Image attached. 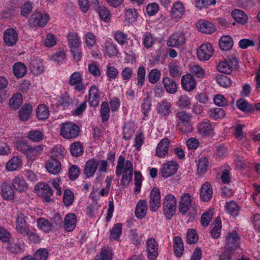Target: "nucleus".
<instances>
[{"mask_svg": "<svg viewBox=\"0 0 260 260\" xmlns=\"http://www.w3.org/2000/svg\"><path fill=\"white\" fill-rule=\"evenodd\" d=\"M196 26L199 31L206 34H212L216 30V27L213 23L204 20L199 21L196 24Z\"/></svg>", "mask_w": 260, "mask_h": 260, "instance_id": "aec40b11", "label": "nucleus"}, {"mask_svg": "<svg viewBox=\"0 0 260 260\" xmlns=\"http://www.w3.org/2000/svg\"><path fill=\"white\" fill-rule=\"evenodd\" d=\"M69 47L71 48L80 47L81 41L78 35L75 32H71L67 35Z\"/></svg>", "mask_w": 260, "mask_h": 260, "instance_id": "c9c22d12", "label": "nucleus"}, {"mask_svg": "<svg viewBox=\"0 0 260 260\" xmlns=\"http://www.w3.org/2000/svg\"><path fill=\"white\" fill-rule=\"evenodd\" d=\"M185 34L182 32H176L172 34L167 41V45L170 47H178L186 42Z\"/></svg>", "mask_w": 260, "mask_h": 260, "instance_id": "ddd939ff", "label": "nucleus"}, {"mask_svg": "<svg viewBox=\"0 0 260 260\" xmlns=\"http://www.w3.org/2000/svg\"><path fill=\"white\" fill-rule=\"evenodd\" d=\"M173 248L175 255L177 257H180L184 251V246L182 239L176 236L173 240Z\"/></svg>", "mask_w": 260, "mask_h": 260, "instance_id": "f704fd0d", "label": "nucleus"}, {"mask_svg": "<svg viewBox=\"0 0 260 260\" xmlns=\"http://www.w3.org/2000/svg\"><path fill=\"white\" fill-rule=\"evenodd\" d=\"M77 224V217L74 213L67 214L63 220V228L67 232H72L76 228Z\"/></svg>", "mask_w": 260, "mask_h": 260, "instance_id": "6ab92c4d", "label": "nucleus"}, {"mask_svg": "<svg viewBox=\"0 0 260 260\" xmlns=\"http://www.w3.org/2000/svg\"><path fill=\"white\" fill-rule=\"evenodd\" d=\"M79 134V127L72 122H67L62 124L60 128V134L64 138L73 139L78 136Z\"/></svg>", "mask_w": 260, "mask_h": 260, "instance_id": "39448f33", "label": "nucleus"}, {"mask_svg": "<svg viewBox=\"0 0 260 260\" xmlns=\"http://www.w3.org/2000/svg\"><path fill=\"white\" fill-rule=\"evenodd\" d=\"M43 43L45 47L51 48L56 45V39L53 35L48 34L43 40Z\"/></svg>", "mask_w": 260, "mask_h": 260, "instance_id": "6e6d98bb", "label": "nucleus"}, {"mask_svg": "<svg viewBox=\"0 0 260 260\" xmlns=\"http://www.w3.org/2000/svg\"><path fill=\"white\" fill-rule=\"evenodd\" d=\"M22 103V95L20 93L14 94L9 100V106L12 110H17Z\"/></svg>", "mask_w": 260, "mask_h": 260, "instance_id": "4c0bfd02", "label": "nucleus"}, {"mask_svg": "<svg viewBox=\"0 0 260 260\" xmlns=\"http://www.w3.org/2000/svg\"><path fill=\"white\" fill-rule=\"evenodd\" d=\"M22 164L21 159L18 156H14L7 162L6 168L9 171H13L20 167Z\"/></svg>", "mask_w": 260, "mask_h": 260, "instance_id": "a19ab883", "label": "nucleus"}, {"mask_svg": "<svg viewBox=\"0 0 260 260\" xmlns=\"http://www.w3.org/2000/svg\"><path fill=\"white\" fill-rule=\"evenodd\" d=\"M12 185L14 188L19 192L25 191L28 188L26 182L22 177H16L12 181Z\"/></svg>", "mask_w": 260, "mask_h": 260, "instance_id": "7c9ffc66", "label": "nucleus"}, {"mask_svg": "<svg viewBox=\"0 0 260 260\" xmlns=\"http://www.w3.org/2000/svg\"><path fill=\"white\" fill-rule=\"evenodd\" d=\"M109 111L110 109L108 103L106 102H102L101 106L100 114L103 122H106L109 119Z\"/></svg>", "mask_w": 260, "mask_h": 260, "instance_id": "8fccbe9b", "label": "nucleus"}, {"mask_svg": "<svg viewBox=\"0 0 260 260\" xmlns=\"http://www.w3.org/2000/svg\"><path fill=\"white\" fill-rule=\"evenodd\" d=\"M192 115L185 111H180L176 114L177 124L180 127L181 130L184 133H190L192 130L191 123Z\"/></svg>", "mask_w": 260, "mask_h": 260, "instance_id": "20e7f679", "label": "nucleus"}, {"mask_svg": "<svg viewBox=\"0 0 260 260\" xmlns=\"http://www.w3.org/2000/svg\"><path fill=\"white\" fill-rule=\"evenodd\" d=\"M30 69L34 75L36 76L40 75L44 69L42 60L40 58L31 60L30 63Z\"/></svg>", "mask_w": 260, "mask_h": 260, "instance_id": "5701e85b", "label": "nucleus"}, {"mask_svg": "<svg viewBox=\"0 0 260 260\" xmlns=\"http://www.w3.org/2000/svg\"><path fill=\"white\" fill-rule=\"evenodd\" d=\"M43 135L41 131H31L28 133L27 137L34 142H40L43 139Z\"/></svg>", "mask_w": 260, "mask_h": 260, "instance_id": "680f3d73", "label": "nucleus"}, {"mask_svg": "<svg viewBox=\"0 0 260 260\" xmlns=\"http://www.w3.org/2000/svg\"><path fill=\"white\" fill-rule=\"evenodd\" d=\"M214 53V48L210 43H205L201 45L197 50V56L202 61L209 60Z\"/></svg>", "mask_w": 260, "mask_h": 260, "instance_id": "0eeeda50", "label": "nucleus"}, {"mask_svg": "<svg viewBox=\"0 0 260 260\" xmlns=\"http://www.w3.org/2000/svg\"><path fill=\"white\" fill-rule=\"evenodd\" d=\"M198 237L197 235L196 230L190 229H188L186 234V241L187 243L192 244L198 241Z\"/></svg>", "mask_w": 260, "mask_h": 260, "instance_id": "052dcab7", "label": "nucleus"}, {"mask_svg": "<svg viewBox=\"0 0 260 260\" xmlns=\"http://www.w3.org/2000/svg\"><path fill=\"white\" fill-rule=\"evenodd\" d=\"M86 44L89 47H92L96 42L95 36L91 32H87L84 36Z\"/></svg>", "mask_w": 260, "mask_h": 260, "instance_id": "e2e57ef3", "label": "nucleus"}, {"mask_svg": "<svg viewBox=\"0 0 260 260\" xmlns=\"http://www.w3.org/2000/svg\"><path fill=\"white\" fill-rule=\"evenodd\" d=\"M118 53V51L116 45L113 42L111 39H107L105 42V55L111 57L117 55Z\"/></svg>", "mask_w": 260, "mask_h": 260, "instance_id": "b1692460", "label": "nucleus"}, {"mask_svg": "<svg viewBox=\"0 0 260 260\" xmlns=\"http://www.w3.org/2000/svg\"><path fill=\"white\" fill-rule=\"evenodd\" d=\"M221 222L219 217L216 218L215 222L210 233L214 239H217L220 235L221 230Z\"/></svg>", "mask_w": 260, "mask_h": 260, "instance_id": "de8ad7c7", "label": "nucleus"}, {"mask_svg": "<svg viewBox=\"0 0 260 260\" xmlns=\"http://www.w3.org/2000/svg\"><path fill=\"white\" fill-rule=\"evenodd\" d=\"M32 107L29 104H25L19 111V117L21 121L27 120L32 113Z\"/></svg>", "mask_w": 260, "mask_h": 260, "instance_id": "473e14b6", "label": "nucleus"}, {"mask_svg": "<svg viewBox=\"0 0 260 260\" xmlns=\"http://www.w3.org/2000/svg\"><path fill=\"white\" fill-rule=\"evenodd\" d=\"M233 44L232 38L228 35L222 36L219 41V47L223 51L229 50L232 47Z\"/></svg>", "mask_w": 260, "mask_h": 260, "instance_id": "79ce46f5", "label": "nucleus"}, {"mask_svg": "<svg viewBox=\"0 0 260 260\" xmlns=\"http://www.w3.org/2000/svg\"><path fill=\"white\" fill-rule=\"evenodd\" d=\"M36 115L40 120L47 119L49 115V111L48 107L44 104L39 105L36 110Z\"/></svg>", "mask_w": 260, "mask_h": 260, "instance_id": "37998d69", "label": "nucleus"}, {"mask_svg": "<svg viewBox=\"0 0 260 260\" xmlns=\"http://www.w3.org/2000/svg\"><path fill=\"white\" fill-rule=\"evenodd\" d=\"M191 196L189 193H183L179 202V211L182 215H185L192 206Z\"/></svg>", "mask_w": 260, "mask_h": 260, "instance_id": "9b49d317", "label": "nucleus"}, {"mask_svg": "<svg viewBox=\"0 0 260 260\" xmlns=\"http://www.w3.org/2000/svg\"><path fill=\"white\" fill-rule=\"evenodd\" d=\"M48 250L44 248L38 249L34 254L36 260H46L48 258Z\"/></svg>", "mask_w": 260, "mask_h": 260, "instance_id": "774afa93", "label": "nucleus"}, {"mask_svg": "<svg viewBox=\"0 0 260 260\" xmlns=\"http://www.w3.org/2000/svg\"><path fill=\"white\" fill-rule=\"evenodd\" d=\"M216 0H196L195 5L199 9L207 8L209 6L215 5Z\"/></svg>", "mask_w": 260, "mask_h": 260, "instance_id": "4d7b16f0", "label": "nucleus"}, {"mask_svg": "<svg viewBox=\"0 0 260 260\" xmlns=\"http://www.w3.org/2000/svg\"><path fill=\"white\" fill-rule=\"evenodd\" d=\"M162 205L166 218L168 219H172L176 209L177 201L175 197L171 193L166 195L164 198Z\"/></svg>", "mask_w": 260, "mask_h": 260, "instance_id": "7ed1b4c3", "label": "nucleus"}, {"mask_svg": "<svg viewBox=\"0 0 260 260\" xmlns=\"http://www.w3.org/2000/svg\"><path fill=\"white\" fill-rule=\"evenodd\" d=\"M1 194L4 198L7 200H11L14 198V190L11 185L3 182L1 185Z\"/></svg>", "mask_w": 260, "mask_h": 260, "instance_id": "2f4dec72", "label": "nucleus"}, {"mask_svg": "<svg viewBox=\"0 0 260 260\" xmlns=\"http://www.w3.org/2000/svg\"><path fill=\"white\" fill-rule=\"evenodd\" d=\"M148 209L147 203L146 200H140L137 203L135 209V215L139 219L145 217Z\"/></svg>", "mask_w": 260, "mask_h": 260, "instance_id": "393cba45", "label": "nucleus"}, {"mask_svg": "<svg viewBox=\"0 0 260 260\" xmlns=\"http://www.w3.org/2000/svg\"><path fill=\"white\" fill-rule=\"evenodd\" d=\"M209 162L206 157H202L199 160L198 165V171L199 173H205L207 171Z\"/></svg>", "mask_w": 260, "mask_h": 260, "instance_id": "338daca9", "label": "nucleus"}, {"mask_svg": "<svg viewBox=\"0 0 260 260\" xmlns=\"http://www.w3.org/2000/svg\"><path fill=\"white\" fill-rule=\"evenodd\" d=\"M37 226L40 230L46 233L52 231L53 226L51 222L44 218H39L37 219Z\"/></svg>", "mask_w": 260, "mask_h": 260, "instance_id": "58836bf2", "label": "nucleus"}, {"mask_svg": "<svg viewBox=\"0 0 260 260\" xmlns=\"http://www.w3.org/2000/svg\"><path fill=\"white\" fill-rule=\"evenodd\" d=\"M170 145V140L165 138L160 140L156 149V155L159 157H163L167 155Z\"/></svg>", "mask_w": 260, "mask_h": 260, "instance_id": "dca6fc26", "label": "nucleus"}, {"mask_svg": "<svg viewBox=\"0 0 260 260\" xmlns=\"http://www.w3.org/2000/svg\"><path fill=\"white\" fill-rule=\"evenodd\" d=\"M122 233V224L118 223L115 224L110 231V239L117 240L119 238Z\"/></svg>", "mask_w": 260, "mask_h": 260, "instance_id": "864d4df0", "label": "nucleus"}, {"mask_svg": "<svg viewBox=\"0 0 260 260\" xmlns=\"http://www.w3.org/2000/svg\"><path fill=\"white\" fill-rule=\"evenodd\" d=\"M149 207L152 212H156L160 207V192L157 187H153L151 190Z\"/></svg>", "mask_w": 260, "mask_h": 260, "instance_id": "9d476101", "label": "nucleus"}, {"mask_svg": "<svg viewBox=\"0 0 260 260\" xmlns=\"http://www.w3.org/2000/svg\"><path fill=\"white\" fill-rule=\"evenodd\" d=\"M17 150L24 154L28 159H35L36 157L41 154L43 150L42 145L31 146L28 144L26 141L17 142L16 144Z\"/></svg>", "mask_w": 260, "mask_h": 260, "instance_id": "f03ea898", "label": "nucleus"}, {"mask_svg": "<svg viewBox=\"0 0 260 260\" xmlns=\"http://www.w3.org/2000/svg\"><path fill=\"white\" fill-rule=\"evenodd\" d=\"M74 196L73 192L69 189L64 190L63 193V202L67 207L70 206L73 202Z\"/></svg>", "mask_w": 260, "mask_h": 260, "instance_id": "5fc2aeb1", "label": "nucleus"}, {"mask_svg": "<svg viewBox=\"0 0 260 260\" xmlns=\"http://www.w3.org/2000/svg\"><path fill=\"white\" fill-rule=\"evenodd\" d=\"M35 190L37 191L38 194L42 196L46 202H49L51 201L53 191L47 184L40 182L35 186Z\"/></svg>", "mask_w": 260, "mask_h": 260, "instance_id": "f8f14e48", "label": "nucleus"}, {"mask_svg": "<svg viewBox=\"0 0 260 260\" xmlns=\"http://www.w3.org/2000/svg\"><path fill=\"white\" fill-rule=\"evenodd\" d=\"M60 103L63 107H69L73 105V101L69 95L65 92L61 95Z\"/></svg>", "mask_w": 260, "mask_h": 260, "instance_id": "69168bd1", "label": "nucleus"}, {"mask_svg": "<svg viewBox=\"0 0 260 260\" xmlns=\"http://www.w3.org/2000/svg\"><path fill=\"white\" fill-rule=\"evenodd\" d=\"M135 131V125L133 122H127L125 124L123 129V138L126 140H129Z\"/></svg>", "mask_w": 260, "mask_h": 260, "instance_id": "ea45409f", "label": "nucleus"}, {"mask_svg": "<svg viewBox=\"0 0 260 260\" xmlns=\"http://www.w3.org/2000/svg\"><path fill=\"white\" fill-rule=\"evenodd\" d=\"M16 230L18 233L22 235L29 230L26 225L25 216L22 213L18 214L16 218Z\"/></svg>", "mask_w": 260, "mask_h": 260, "instance_id": "4be33fe9", "label": "nucleus"}, {"mask_svg": "<svg viewBox=\"0 0 260 260\" xmlns=\"http://www.w3.org/2000/svg\"><path fill=\"white\" fill-rule=\"evenodd\" d=\"M13 71L14 75L17 78H20L23 77L26 74L27 68L23 63L18 62L14 64Z\"/></svg>", "mask_w": 260, "mask_h": 260, "instance_id": "72a5a7b5", "label": "nucleus"}, {"mask_svg": "<svg viewBox=\"0 0 260 260\" xmlns=\"http://www.w3.org/2000/svg\"><path fill=\"white\" fill-rule=\"evenodd\" d=\"M125 20L129 23H135L138 17V14L137 10L135 9H128L126 10L124 13Z\"/></svg>", "mask_w": 260, "mask_h": 260, "instance_id": "c03bdc74", "label": "nucleus"}, {"mask_svg": "<svg viewBox=\"0 0 260 260\" xmlns=\"http://www.w3.org/2000/svg\"><path fill=\"white\" fill-rule=\"evenodd\" d=\"M96 160L92 158L88 160L85 166L84 169V174L87 178L92 177L96 171Z\"/></svg>", "mask_w": 260, "mask_h": 260, "instance_id": "cd10ccee", "label": "nucleus"}, {"mask_svg": "<svg viewBox=\"0 0 260 260\" xmlns=\"http://www.w3.org/2000/svg\"><path fill=\"white\" fill-rule=\"evenodd\" d=\"M96 10L100 18L105 22H108L111 18V14L110 11L105 6H100Z\"/></svg>", "mask_w": 260, "mask_h": 260, "instance_id": "49530a36", "label": "nucleus"}, {"mask_svg": "<svg viewBox=\"0 0 260 260\" xmlns=\"http://www.w3.org/2000/svg\"><path fill=\"white\" fill-rule=\"evenodd\" d=\"M211 124L207 121L202 122L198 125V132L202 136H210L212 134Z\"/></svg>", "mask_w": 260, "mask_h": 260, "instance_id": "c756f323", "label": "nucleus"}, {"mask_svg": "<svg viewBox=\"0 0 260 260\" xmlns=\"http://www.w3.org/2000/svg\"><path fill=\"white\" fill-rule=\"evenodd\" d=\"M233 19L238 23L244 24L247 23L248 17L246 14L242 11L235 9L232 12Z\"/></svg>", "mask_w": 260, "mask_h": 260, "instance_id": "e433bc0d", "label": "nucleus"}, {"mask_svg": "<svg viewBox=\"0 0 260 260\" xmlns=\"http://www.w3.org/2000/svg\"><path fill=\"white\" fill-rule=\"evenodd\" d=\"M46 168L50 173L56 174L60 170L61 164L59 160L55 158H50L46 162Z\"/></svg>", "mask_w": 260, "mask_h": 260, "instance_id": "bb28decb", "label": "nucleus"}, {"mask_svg": "<svg viewBox=\"0 0 260 260\" xmlns=\"http://www.w3.org/2000/svg\"><path fill=\"white\" fill-rule=\"evenodd\" d=\"M4 41L8 46H13L18 40L17 31L13 28L6 29L4 33Z\"/></svg>", "mask_w": 260, "mask_h": 260, "instance_id": "4468645a", "label": "nucleus"}, {"mask_svg": "<svg viewBox=\"0 0 260 260\" xmlns=\"http://www.w3.org/2000/svg\"><path fill=\"white\" fill-rule=\"evenodd\" d=\"M146 250L149 260H155L158 256V244L154 238H148L146 241Z\"/></svg>", "mask_w": 260, "mask_h": 260, "instance_id": "1a4fd4ad", "label": "nucleus"}, {"mask_svg": "<svg viewBox=\"0 0 260 260\" xmlns=\"http://www.w3.org/2000/svg\"><path fill=\"white\" fill-rule=\"evenodd\" d=\"M213 196V190L211 184L208 182L204 183L200 190V197L204 202H209Z\"/></svg>", "mask_w": 260, "mask_h": 260, "instance_id": "412c9836", "label": "nucleus"}, {"mask_svg": "<svg viewBox=\"0 0 260 260\" xmlns=\"http://www.w3.org/2000/svg\"><path fill=\"white\" fill-rule=\"evenodd\" d=\"M225 209L231 215L236 216L238 214L239 207L234 201H231L226 204Z\"/></svg>", "mask_w": 260, "mask_h": 260, "instance_id": "3c124183", "label": "nucleus"}, {"mask_svg": "<svg viewBox=\"0 0 260 260\" xmlns=\"http://www.w3.org/2000/svg\"><path fill=\"white\" fill-rule=\"evenodd\" d=\"M237 59L231 56L224 61H220L218 64L217 69L220 73L229 74L237 67Z\"/></svg>", "mask_w": 260, "mask_h": 260, "instance_id": "6e6552de", "label": "nucleus"}, {"mask_svg": "<svg viewBox=\"0 0 260 260\" xmlns=\"http://www.w3.org/2000/svg\"><path fill=\"white\" fill-rule=\"evenodd\" d=\"M178 170V164L176 162L171 161L164 165L160 170V173L164 178H168L174 175Z\"/></svg>", "mask_w": 260, "mask_h": 260, "instance_id": "a211bd4d", "label": "nucleus"}, {"mask_svg": "<svg viewBox=\"0 0 260 260\" xmlns=\"http://www.w3.org/2000/svg\"><path fill=\"white\" fill-rule=\"evenodd\" d=\"M133 168L131 160H125V157L120 155L118 159L116 167L115 174L117 177H120L122 174L121 184L124 187H127L133 178Z\"/></svg>", "mask_w": 260, "mask_h": 260, "instance_id": "f257e3e1", "label": "nucleus"}, {"mask_svg": "<svg viewBox=\"0 0 260 260\" xmlns=\"http://www.w3.org/2000/svg\"><path fill=\"white\" fill-rule=\"evenodd\" d=\"M71 154L74 156H81L83 152L82 145L79 142H76L71 144L70 147Z\"/></svg>", "mask_w": 260, "mask_h": 260, "instance_id": "09e8293b", "label": "nucleus"}, {"mask_svg": "<svg viewBox=\"0 0 260 260\" xmlns=\"http://www.w3.org/2000/svg\"><path fill=\"white\" fill-rule=\"evenodd\" d=\"M237 107L243 112L252 113L254 112V106L249 104L247 101L241 99L237 101Z\"/></svg>", "mask_w": 260, "mask_h": 260, "instance_id": "a18cd8bd", "label": "nucleus"}, {"mask_svg": "<svg viewBox=\"0 0 260 260\" xmlns=\"http://www.w3.org/2000/svg\"><path fill=\"white\" fill-rule=\"evenodd\" d=\"M240 236L235 232L229 233L226 238L225 248L234 251L239 245Z\"/></svg>", "mask_w": 260, "mask_h": 260, "instance_id": "2eb2a0df", "label": "nucleus"}, {"mask_svg": "<svg viewBox=\"0 0 260 260\" xmlns=\"http://www.w3.org/2000/svg\"><path fill=\"white\" fill-rule=\"evenodd\" d=\"M185 13V8L180 2L175 3L171 11L172 20L178 21Z\"/></svg>", "mask_w": 260, "mask_h": 260, "instance_id": "f3484780", "label": "nucleus"}, {"mask_svg": "<svg viewBox=\"0 0 260 260\" xmlns=\"http://www.w3.org/2000/svg\"><path fill=\"white\" fill-rule=\"evenodd\" d=\"M157 110L160 116L167 117L171 111V104L166 101H161L157 106Z\"/></svg>", "mask_w": 260, "mask_h": 260, "instance_id": "c85d7f7f", "label": "nucleus"}, {"mask_svg": "<svg viewBox=\"0 0 260 260\" xmlns=\"http://www.w3.org/2000/svg\"><path fill=\"white\" fill-rule=\"evenodd\" d=\"M98 89L94 86L90 87L89 91V104L91 107H96L100 102V95Z\"/></svg>", "mask_w": 260, "mask_h": 260, "instance_id": "a878e982", "label": "nucleus"}, {"mask_svg": "<svg viewBox=\"0 0 260 260\" xmlns=\"http://www.w3.org/2000/svg\"><path fill=\"white\" fill-rule=\"evenodd\" d=\"M49 20V15L47 13L35 11L29 18V23L34 27H44Z\"/></svg>", "mask_w": 260, "mask_h": 260, "instance_id": "423d86ee", "label": "nucleus"}, {"mask_svg": "<svg viewBox=\"0 0 260 260\" xmlns=\"http://www.w3.org/2000/svg\"><path fill=\"white\" fill-rule=\"evenodd\" d=\"M177 104L180 108L184 109L191 104V99L186 95H182L178 98Z\"/></svg>", "mask_w": 260, "mask_h": 260, "instance_id": "13d9d810", "label": "nucleus"}, {"mask_svg": "<svg viewBox=\"0 0 260 260\" xmlns=\"http://www.w3.org/2000/svg\"><path fill=\"white\" fill-rule=\"evenodd\" d=\"M210 116L214 120L222 118L225 115L224 110L220 108L211 109L209 112Z\"/></svg>", "mask_w": 260, "mask_h": 260, "instance_id": "603ef678", "label": "nucleus"}, {"mask_svg": "<svg viewBox=\"0 0 260 260\" xmlns=\"http://www.w3.org/2000/svg\"><path fill=\"white\" fill-rule=\"evenodd\" d=\"M112 253L110 250L102 249L100 254L96 255L94 260H112Z\"/></svg>", "mask_w": 260, "mask_h": 260, "instance_id": "bf43d9fd", "label": "nucleus"}, {"mask_svg": "<svg viewBox=\"0 0 260 260\" xmlns=\"http://www.w3.org/2000/svg\"><path fill=\"white\" fill-rule=\"evenodd\" d=\"M159 10L158 5L156 3L149 4L146 7V11L149 16L155 15Z\"/></svg>", "mask_w": 260, "mask_h": 260, "instance_id": "0e129e2a", "label": "nucleus"}]
</instances>
